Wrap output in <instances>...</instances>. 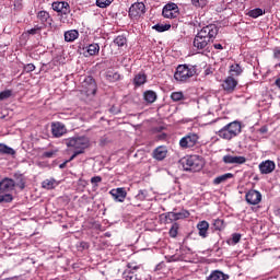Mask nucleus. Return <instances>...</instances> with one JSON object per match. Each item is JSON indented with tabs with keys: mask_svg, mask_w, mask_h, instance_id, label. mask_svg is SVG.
<instances>
[{
	"mask_svg": "<svg viewBox=\"0 0 280 280\" xmlns=\"http://www.w3.org/2000/svg\"><path fill=\"white\" fill-rule=\"evenodd\" d=\"M214 49H224V47H222V44H214Z\"/></svg>",
	"mask_w": 280,
	"mask_h": 280,
	"instance_id": "obj_55",
	"label": "nucleus"
},
{
	"mask_svg": "<svg viewBox=\"0 0 280 280\" xmlns=\"http://www.w3.org/2000/svg\"><path fill=\"white\" fill-rule=\"evenodd\" d=\"M125 280H143L140 275L135 273V271L126 269L122 273Z\"/></svg>",
	"mask_w": 280,
	"mask_h": 280,
	"instance_id": "obj_29",
	"label": "nucleus"
},
{
	"mask_svg": "<svg viewBox=\"0 0 280 280\" xmlns=\"http://www.w3.org/2000/svg\"><path fill=\"white\" fill-rule=\"evenodd\" d=\"M66 145L67 148H73V150H75V152H80V154H84V150L91 145V140L84 136L69 138L66 140Z\"/></svg>",
	"mask_w": 280,
	"mask_h": 280,
	"instance_id": "obj_3",
	"label": "nucleus"
},
{
	"mask_svg": "<svg viewBox=\"0 0 280 280\" xmlns=\"http://www.w3.org/2000/svg\"><path fill=\"white\" fill-rule=\"evenodd\" d=\"M148 190L147 189H140L138 194L136 195L137 200H140L143 202V200H148Z\"/></svg>",
	"mask_w": 280,
	"mask_h": 280,
	"instance_id": "obj_36",
	"label": "nucleus"
},
{
	"mask_svg": "<svg viewBox=\"0 0 280 280\" xmlns=\"http://www.w3.org/2000/svg\"><path fill=\"white\" fill-rule=\"evenodd\" d=\"M213 224H214L215 231H222V229H224L223 220L217 219Z\"/></svg>",
	"mask_w": 280,
	"mask_h": 280,
	"instance_id": "obj_44",
	"label": "nucleus"
},
{
	"mask_svg": "<svg viewBox=\"0 0 280 280\" xmlns=\"http://www.w3.org/2000/svg\"><path fill=\"white\" fill-rule=\"evenodd\" d=\"M148 82V75H145L144 72H139L133 78V84L135 86H143Z\"/></svg>",
	"mask_w": 280,
	"mask_h": 280,
	"instance_id": "obj_23",
	"label": "nucleus"
},
{
	"mask_svg": "<svg viewBox=\"0 0 280 280\" xmlns=\"http://www.w3.org/2000/svg\"><path fill=\"white\" fill-rule=\"evenodd\" d=\"M273 58L279 59L280 58V48L276 47L273 49Z\"/></svg>",
	"mask_w": 280,
	"mask_h": 280,
	"instance_id": "obj_51",
	"label": "nucleus"
},
{
	"mask_svg": "<svg viewBox=\"0 0 280 280\" xmlns=\"http://www.w3.org/2000/svg\"><path fill=\"white\" fill-rule=\"evenodd\" d=\"M105 78L107 82H119V80H121V74L115 72V70H108L105 72Z\"/></svg>",
	"mask_w": 280,
	"mask_h": 280,
	"instance_id": "obj_22",
	"label": "nucleus"
},
{
	"mask_svg": "<svg viewBox=\"0 0 280 280\" xmlns=\"http://www.w3.org/2000/svg\"><path fill=\"white\" fill-rule=\"evenodd\" d=\"M12 200H14V196H12V194H0V203L12 202Z\"/></svg>",
	"mask_w": 280,
	"mask_h": 280,
	"instance_id": "obj_39",
	"label": "nucleus"
},
{
	"mask_svg": "<svg viewBox=\"0 0 280 280\" xmlns=\"http://www.w3.org/2000/svg\"><path fill=\"white\" fill-rule=\"evenodd\" d=\"M275 167H277V165L272 160H266L258 165L260 174H272Z\"/></svg>",
	"mask_w": 280,
	"mask_h": 280,
	"instance_id": "obj_16",
	"label": "nucleus"
},
{
	"mask_svg": "<svg viewBox=\"0 0 280 280\" xmlns=\"http://www.w3.org/2000/svg\"><path fill=\"white\" fill-rule=\"evenodd\" d=\"M38 32H40V27L39 26H35L34 28H31L27 31V34H31L32 36L38 34Z\"/></svg>",
	"mask_w": 280,
	"mask_h": 280,
	"instance_id": "obj_47",
	"label": "nucleus"
},
{
	"mask_svg": "<svg viewBox=\"0 0 280 280\" xmlns=\"http://www.w3.org/2000/svg\"><path fill=\"white\" fill-rule=\"evenodd\" d=\"M178 14V4L174 2L167 3L162 10V16H164V19H176Z\"/></svg>",
	"mask_w": 280,
	"mask_h": 280,
	"instance_id": "obj_9",
	"label": "nucleus"
},
{
	"mask_svg": "<svg viewBox=\"0 0 280 280\" xmlns=\"http://www.w3.org/2000/svg\"><path fill=\"white\" fill-rule=\"evenodd\" d=\"M16 151L7 144L0 143V155L1 156H14Z\"/></svg>",
	"mask_w": 280,
	"mask_h": 280,
	"instance_id": "obj_24",
	"label": "nucleus"
},
{
	"mask_svg": "<svg viewBox=\"0 0 280 280\" xmlns=\"http://www.w3.org/2000/svg\"><path fill=\"white\" fill-rule=\"evenodd\" d=\"M145 12V4L143 2H136L129 8V16L131 19H139V16H143Z\"/></svg>",
	"mask_w": 280,
	"mask_h": 280,
	"instance_id": "obj_11",
	"label": "nucleus"
},
{
	"mask_svg": "<svg viewBox=\"0 0 280 280\" xmlns=\"http://www.w3.org/2000/svg\"><path fill=\"white\" fill-rule=\"evenodd\" d=\"M153 159L155 161H163L167 156V148L166 147H158L153 153H152Z\"/></svg>",
	"mask_w": 280,
	"mask_h": 280,
	"instance_id": "obj_19",
	"label": "nucleus"
},
{
	"mask_svg": "<svg viewBox=\"0 0 280 280\" xmlns=\"http://www.w3.org/2000/svg\"><path fill=\"white\" fill-rule=\"evenodd\" d=\"M183 167L185 172H200L203 167L202 159L198 155H190L184 161Z\"/></svg>",
	"mask_w": 280,
	"mask_h": 280,
	"instance_id": "obj_5",
	"label": "nucleus"
},
{
	"mask_svg": "<svg viewBox=\"0 0 280 280\" xmlns=\"http://www.w3.org/2000/svg\"><path fill=\"white\" fill-rule=\"evenodd\" d=\"M218 32H220V28L215 24L203 26L194 38V47L198 50L207 49L215 40Z\"/></svg>",
	"mask_w": 280,
	"mask_h": 280,
	"instance_id": "obj_1",
	"label": "nucleus"
},
{
	"mask_svg": "<svg viewBox=\"0 0 280 280\" xmlns=\"http://www.w3.org/2000/svg\"><path fill=\"white\" fill-rule=\"evenodd\" d=\"M86 49V57L89 56H97L100 54V44H90L85 47Z\"/></svg>",
	"mask_w": 280,
	"mask_h": 280,
	"instance_id": "obj_28",
	"label": "nucleus"
},
{
	"mask_svg": "<svg viewBox=\"0 0 280 280\" xmlns=\"http://www.w3.org/2000/svg\"><path fill=\"white\" fill-rule=\"evenodd\" d=\"M110 194L116 202H124L126 200L127 192L125 188L113 189Z\"/></svg>",
	"mask_w": 280,
	"mask_h": 280,
	"instance_id": "obj_18",
	"label": "nucleus"
},
{
	"mask_svg": "<svg viewBox=\"0 0 280 280\" xmlns=\"http://www.w3.org/2000/svg\"><path fill=\"white\" fill-rule=\"evenodd\" d=\"M160 218L164 224H172V222L189 218V211L183 210L182 212H166L161 214Z\"/></svg>",
	"mask_w": 280,
	"mask_h": 280,
	"instance_id": "obj_6",
	"label": "nucleus"
},
{
	"mask_svg": "<svg viewBox=\"0 0 280 280\" xmlns=\"http://www.w3.org/2000/svg\"><path fill=\"white\" fill-rule=\"evenodd\" d=\"M68 163H69V161H66V162L61 163V164L59 165L60 170H65V167H67V164H68Z\"/></svg>",
	"mask_w": 280,
	"mask_h": 280,
	"instance_id": "obj_53",
	"label": "nucleus"
},
{
	"mask_svg": "<svg viewBox=\"0 0 280 280\" xmlns=\"http://www.w3.org/2000/svg\"><path fill=\"white\" fill-rule=\"evenodd\" d=\"M81 93L86 95V97H91V95H95L97 93V83H95V79L93 77H86L81 83Z\"/></svg>",
	"mask_w": 280,
	"mask_h": 280,
	"instance_id": "obj_7",
	"label": "nucleus"
},
{
	"mask_svg": "<svg viewBox=\"0 0 280 280\" xmlns=\"http://www.w3.org/2000/svg\"><path fill=\"white\" fill-rule=\"evenodd\" d=\"M152 30H155V32H167L168 30H172L171 24H155L152 26Z\"/></svg>",
	"mask_w": 280,
	"mask_h": 280,
	"instance_id": "obj_33",
	"label": "nucleus"
},
{
	"mask_svg": "<svg viewBox=\"0 0 280 280\" xmlns=\"http://www.w3.org/2000/svg\"><path fill=\"white\" fill-rule=\"evenodd\" d=\"M199 139L200 136H198V133L189 132L179 140V148L182 150L195 148V145H198Z\"/></svg>",
	"mask_w": 280,
	"mask_h": 280,
	"instance_id": "obj_8",
	"label": "nucleus"
},
{
	"mask_svg": "<svg viewBox=\"0 0 280 280\" xmlns=\"http://www.w3.org/2000/svg\"><path fill=\"white\" fill-rule=\"evenodd\" d=\"M81 151H74V153L70 156V159L68 160V163H71V161H73V159H75V156H79V154H82L80 153Z\"/></svg>",
	"mask_w": 280,
	"mask_h": 280,
	"instance_id": "obj_52",
	"label": "nucleus"
},
{
	"mask_svg": "<svg viewBox=\"0 0 280 280\" xmlns=\"http://www.w3.org/2000/svg\"><path fill=\"white\" fill-rule=\"evenodd\" d=\"M240 240H242V234L234 233L232 235V244H240Z\"/></svg>",
	"mask_w": 280,
	"mask_h": 280,
	"instance_id": "obj_46",
	"label": "nucleus"
},
{
	"mask_svg": "<svg viewBox=\"0 0 280 280\" xmlns=\"http://www.w3.org/2000/svg\"><path fill=\"white\" fill-rule=\"evenodd\" d=\"M171 100H173V102H180V100H185V95L183 92H173L171 94Z\"/></svg>",
	"mask_w": 280,
	"mask_h": 280,
	"instance_id": "obj_38",
	"label": "nucleus"
},
{
	"mask_svg": "<svg viewBox=\"0 0 280 280\" xmlns=\"http://www.w3.org/2000/svg\"><path fill=\"white\" fill-rule=\"evenodd\" d=\"M65 40L66 43H73L74 40H78L80 37V32L78 30H70L65 32Z\"/></svg>",
	"mask_w": 280,
	"mask_h": 280,
	"instance_id": "obj_20",
	"label": "nucleus"
},
{
	"mask_svg": "<svg viewBox=\"0 0 280 280\" xmlns=\"http://www.w3.org/2000/svg\"><path fill=\"white\" fill-rule=\"evenodd\" d=\"M168 233L171 237H176L178 235V223H173Z\"/></svg>",
	"mask_w": 280,
	"mask_h": 280,
	"instance_id": "obj_43",
	"label": "nucleus"
},
{
	"mask_svg": "<svg viewBox=\"0 0 280 280\" xmlns=\"http://www.w3.org/2000/svg\"><path fill=\"white\" fill-rule=\"evenodd\" d=\"M248 16H250V19H259V16H264V10H261L259 8L250 10L248 12Z\"/></svg>",
	"mask_w": 280,
	"mask_h": 280,
	"instance_id": "obj_34",
	"label": "nucleus"
},
{
	"mask_svg": "<svg viewBox=\"0 0 280 280\" xmlns=\"http://www.w3.org/2000/svg\"><path fill=\"white\" fill-rule=\"evenodd\" d=\"M242 67L240 66V63H234L230 67V77H235V75H242Z\"/></svg>",
	"mask_w": 280,
	"mask_h": 280,
	"instance_id": "obj_31",
	"label": "nucleus"
},
{
	"mask_svg": "<svg viewBox=\"0 0 280 280\" xmlns=\"http://www.w3.org/2000/svg\"><path fill=\"white\" fill-rule=\"evenodd\" d=\"M197 229L199 231L200 237H207L209 233V222L207 221H201L197 224Z\"/></svg>",
	"mask_w": 280,
	"mask_h": 280,
	"instance_id": "obj_25",
	"label": "nucleus"
},
{
	"mask_svg": "<svg viewBox=\"0 0 280 280\" xmlns=\"http://www.w3.org/2000/svg\"><path fill=\"white\" fill-rule=\"evenodd\" d=\"M52 10L67 16V14L71 13V5L67 1H56L52 2Z\"/></svg>",
	"mask_w": 280,
	"mask_h": 280,
	"instance_id": "obj_14",
	"label": "nucleus"
},
{
	"mask_svg": "<svg viewBox=\"0 0 280 280\" xmlns=\"http://www.w3.org/2000/svg\"><path fill=\"white\" fill-rule=\"evenodd\" d=\"M42 187H43L44 189H55V188H56V179H54V178L45 179V180L42 183Z\"/></svg>",
	"mask_w": 280,
	"mask_h": 280,
	"instance_id": "obj_32",
	"label": "nucleus"
},
{
	"mask_svg": "<svg viewBox=\"0 0 280 280\" xmlns=\"http://www.w3.org/2000/svg\"><path fill=\"white\" fill-rule=\"evenodd\" d=\"M15 187H19L20 189H25V178H23V175L16 176Z\"/></svg>",
	"mask_w": 280,
	"mask_h": 280,
	"instance_id": "obj_37",
	"label": "nucleus"
},
{
	"mask_svg": "<svg viewBox=\"0 0 280 280\" xmlns=\"http://www.w3.org/2000/svg\"><path fill=\"white\" fill-rule=\"evenodd\" d=\"M259 132H261L262 135H265V132H268V128L261 127V128L259 129Z\"/></svg>",
	"mask_w": 280,
	"mask_h": 280,
	"instance_id": "obj_54",
	"label": "nucleus"
},
{
	"mask_svg": "<svg viewBox=\"0 0 280 280\" xmlns=\"http://www.w3.org/2000/svg\"><path fill=\"white\" fill-rule=\"evenodd\" d=\"M51 135L56 139H60V137L67 135V127L60 121L51 122Z\"/></svg>",
	"mask_w": 280,
	"mask_h": 280,
	"instance_id": "obj_15",
	"label": "nucleus"
},
{
	"mask_svg": "<svg viewBox=\"0 0 280 280\" xmlns=\"http://www.w3.org/2000/svg\"><path fill=\"white\" fill-rule=\"evenodd\" d=\"M209 3L207 0H191V4L195 8H205Z\"/></svg>",
	"mask_w": 280,
	"mask_h": 280,
	"instance_id": "obj_42",
	"label": "nucleus"
},
{
	"mask_svg": "<svg viewBox=\"0 0 280 280\" xmlns=\"http://www.w3.org/2000/svg\"><path fill=\"white\" fill-rule=\"evenodd\" d=\"M36 69V66H34V63H27L24 66V71H26V73H32V71H34Z\"/></svg>",
	"mask_w": 280,
	"mask_h": 280,
	"instance_id": "obj_45",
	"label": "nucleus"
},
{
	"mask_svg": "<svg viewBox=\"0 0 280 280\" xmlns=\"http://www.w3.org/2000/svg\"><path fill=\"white\" fill-rule=\"evenodd\" d=\"M37 19H39L43 25H51V16L47 11H39L37 14Z\"/></svg>",
	"mask_w": 280,
	"mask_h": 280,
	"instance_id": "obj_26",
	"label": "nucleus"
},
{
	"mask_svg": "<svg viewBox=\"0 0 280 280\" xmlns=\"http://www.w3.org/2000/svg\"><path fill=\"white\" fill-rule=\"evenodd\" d=\"M16 187V183L12 178L4 177L0 182V194H12L11 191H14V188Z\"/></svg>",
	"mask_w": 280,
	"mask_h": 280,
	"instance_id": "obj_10",
	"label": "nucleus"
},
{
	"mask_svg": "<svg viewBox=\"0 0 280 280\" xmlns=\"http://www.w3.org/2000/svg\"><path fill=\"white\" fill-rule=\"evenodd\" d=\"M261 198H262L261 192L255 189L248 190L245 195V200L247 205H252V206L259 205V202H261Z\"/></svg>",
	"mask_w": 280,
	"mask_h": 280,
	"instance_id": "obj_13",
	"label": "nucleus"
},
{
	"mask_svg": "<svg viewBox=\"0 0 280 280\" xmlns=\"http://www.w3.org/2000/svg\"><path fill=\"white\" fill-rule=\"evenodd\" d=\"M92 185H97V183H102V176H94L91 178Z\"/></svg>",
	"mask_w": 280,
	"mask_h": 280,
	"instance_id": "obj_49",
	"label": "nucleus"
},
{
	"mask_svg": "<svg viewBox=\"0 0 280 280\" xmlns=\"http://www.w3.org/2000/svg\"><path fill=\"white\" fill-rule=\"evenodd\" d=\"M126 43H128V40L126 39V36H124V35H118L114 39V44L117 45V47H124V45H126Z\"/></svg>",
	"mask_w": 280,
	"mask_h": 280,
	"instance_id": "obj_35",
	"label": "nucleus"
},
{
	"mask_svg": "<svg viewBox=\"0 0 280 280\" xmlns=\"http://www.w3.org/2000/svg\"><path fill=\"white\" fill-rule=\"evenodd\" d=\"M128 270H131V272H137L139 270V266H132V264L127 265Z\"/></svg>",
	"mask_w": 280,
	"mask_h": 280,
	"instance_id": "obj_50",
	"label": "nucleus"
},
{
	"mask_svg": "<svg viewBox=\"0 0 280 280\" xmlns=\"http://www.w3.org/2000/svg\"><path fill=\"white\" fill-rule=\"evenodd\" d=\"M235 175L233 173H225L223 175H220L213 179V185H222V183H226V180H230V178H234Z\"/></svg>",
	"mask_w": 280,
	"mask_h": 280,
	"instance_id": "obj_27",
	"label": "nucleus"
},
{
	"mask_svg": "<svg viewBox=\"0 0 280 280\" xmlns=\"http://www.w3.org/2000/svg\"><path fill=\"white\" fill-rule=\"evenodd\" d=\"M207 280H229V275L222 272L221 270H213L207 277Z\"/></svg>",
	"mask_w": 280,
	"mask_h": 280,
	"instance_id": "obj_21",
	"label": "nucleus"
},
{
	"mask_svg": "<svg viewBox=\"0 0 280 280\" xmlns=\"http://www.w3.org/2000/svg\"><path fill=\"white\" fill-rule=\"evenodd\" d=\"M54 154H56V151H46V152L43 153V156L45 159H52Z\"/></svg>",
	"mask_w": 280,
	"mask_h": 280,
	"instance_id": "obj_48",
	"label": "nucleus"
},
{
	"mask_svg": "<svg viewBox=\"0 0 280 280\" xmlns=\"http://www.w3.org/2000/svg\"><path fill=\"white\" fill-rule=\"evenodd\" d=\"M114 0H96L97 8H108Z\"/></svg>",
	"mask_w": 280,
	"mask_h": 280,
	"instance_id": "obj_41",
	"label": "nucleus"
},
{
	"mask_svg": "<svg viewBox=\"0 0 280 280\" xmlns=\"http://www.w3.org/2000/svg\"><path fill=\"white\" fill-rule=\"evenodd\" d=\"M194 75H196V68L188 67L187 65H179L174 78L177 82H187L189 78H194Z\"/></svg>",
	"mask_w": 280,
	"mask_h": 280,
	"instance_id": "obj_4",
	"label": "nucleus"
},
{
	"mask_svg": "<svg viewBox=\"0 0 280 280\" xmlns=\"http://www.w3.org/2000/svg\"><path fill=\"white\" fill-rule=\"evenodd\" d=\"M9 97H12V90H4L0 92V102H3V100H9Z\"/></svg>",
	"mask_w": 280,
	"mask_h": 280,
	"instance_id": "obj_40",
	"label": "nucleus"
},
{
	"mask_svg": "<svg viewBox=\"0 0 280 280\" xmlns=\"http://www.w3.org/2000/svg\"><path fill=\"white\" fill-rule=\"evenodd\" d=\"M225 165H244L246 163V158L242 155H231L226 154L222 158Z\"/></svg>",
	"mask_w": 280,
	"mask_h": 280,
	"instance_id": "obj_12",
	"label": "nucleus"
},
{
	"mask_svg": "<svg viewBox=\"0 0 280 280\" xmlns=\"http://www.w3.org/2000/svg\"><path fill=\"white\" fill-rule=\"evenodd\" d=\"M143 97L148 104H154V102H156V92L152 90L145 91Z\"/></svg>",
	"mask_w": 280,
	"mask_h": 280,
	"instance_id": "obj_30",
	"label": "nucleus"
},
{
	"mask_svg": "<svg viewBox=\"0 0 280 280\" xmlns=\"http://www.w3.org/2000/svg\"><path fill=\"white\" fill-rule=\"evenodd\" d=\"M242 133V122L234 120L223 128H221L217 135L220 139H224L225 141H231V139H235L237 135Z\"/></svg>",
	"mask_w": 280,
	"mask_h": 280,
	"instance_id": "obj_2",
	"label": "nucleus"
},
{
	"mask_svg": "<svg viewBox=\"0 0 280 280\" xmlns=\"http://www.w3.org/2000/svg\"><path fill=\"white\" fill-rule=\"evenodd\" d=\"M222 89L225 93H233L237 89V80L233 77H228L222 83Z\"/></svg>",
	"mask_w": 280,
	"mask_h": 280,
	"instance_id": "obj_17",
	"label": "nucleus"
}]
</instances>
